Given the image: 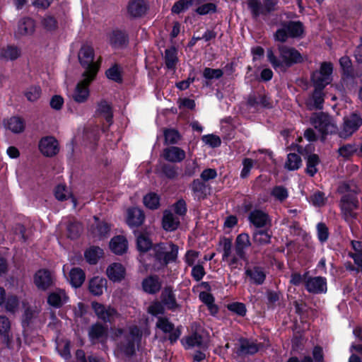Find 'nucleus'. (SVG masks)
I'll list each match as a JSON object with an SVG mask.
<instances>
[{"instance_id": "f03ea898", "label": "nucleus", "mask_w": 362, "mask_h": 362, "mask_svg": "<svg viewBox=\"0 0 362 362\" xmlns=\"http://www.w3.org/2000/svg\"><path fill=\"white\" fill-rule=\"evenodd\" d=\"M279 59L275 55L272 49H267V60L275 69L286 72L295 64H302L304 59L300 52L293 47L279 45L277 47Z\"/></svg>"}, {"instance_id": "b1692460", "label": "nucleus", "mask_w": 362, "mask_h": 362, "mask_svg": "<svg viewBox=\"0 0 362 362\" xmlns=\"http://www.w3.org/2000/svg\"><path fill=\"white\" fill-rule=\"evenodd\" d=\"M145 220L144 211L137 207H132L127 210V223L131 228L141 226Z\"/></svg>"}, {"instance_id": "37998d69", "label": "nucleus", "mask_w": 362, "mask_h": 362, "mask_svg": "<svg viewBox=\"0 0 362 362\" xmlns=\"http://www.w3.org/2000/svg\"><path fill=\"white\" fill-rule=\"evenodd\" d=\"M310 81L312 82L314 89L323 90L327 86L332 83V80L327 77L321 75L317 70L313 71L310 74Z\"/></svg>"}, {"instance_id": "13d9d810", "label": "nucleus", "mask_w": 362, "mask_h": 362, "mask_svg": "<svg viewBox=\"0 0 362 362\" xmlns=\"http://www.w3.org/2000/svg\"><path fill=\"white\" fill-rule=\"evenodd\" d=\"M358 148L356 144H346L341 146L337 150V153L344 159H350L357 151Z\"/></svg>"}, {"instance_id": "c85d7f7f", "label": "nucleus", "mask_w": 362, "mask_h": 362, "mask_svg": "<svg viewBox=\"0 0 362 362\" xmlns=\"http://www.w3.org/2000/svg\"><path fill=\"white\" fill-rule=\"evenodd\" d=\"M107 281L105 278L95 276L88 281V289L89 293L94 296H100L103 293V289L107 287Z\"/></svg>"}, {"instance_id": "3c124183", "label": "nucleus", "mask_w": 362, "mask_h": 362, "mask_svg": "<svg viewBox=\"0 0 362 362\" xmlns=\"http://www.w3.org/2000/svg\"><path fill=\"white\" fill-rule=\"evenodd\" d=\"M42 28L47 32H54L59 28V23L57 18L50 14H46L41 19Z\"/></svg>"}, {"instance_id": "cd10ccee", "label": "nucleus", "mask_w": 362, "mask_h": 362, "mask_svg": "<svg viewBox=\"0 0 362 362\" xmlns=\"http://www.w3.org/2000/svg\"><path fill=\"white\" fill-rule=\"evenodd\" d=\"M245 274L249 277L252 284L257 286L263 284L267 277L264 268L260 266H254L252 268L246 269Z\"/></svg>"}, {"instance_id": "de8ad7c7", "label": "nucleus", "mask_w": 362, "mask_h": 362, "mask_svg": "<svg viewBox=\"0 0 362 362\" xmlns=\"http://www.w3.org/2000/svg\"><path fill=\"white\" fill-rule=\"evenodd\" d=\"M25 127V121L18 116L11 117L7 123V127L15 134H19L24 131Z\"/></svg>"}, {"instance_id": "f257e3e1", "label": "nucleus", "mask_w": 362, "mask_h": 362, "mask_svg": "<svg viewBox=\"0 0 362 362\" xmlns=\"http://www.w3.org/2000/svg\"><path fill=\"white\" fill-rule=\"evenodd\" d=\"M178 250L179 247L172 242L155 243L150 252L139 255V262L146 272H157L177 261Z\"/></svg>"}, {"instance_id": "c9c22d12", "label": "nucleus", "mask_w": 362, "mask_h": 362, "mask_svg": "<svg viewBox=\"0 0 362 362\" xmlns=\"http://www.w3.org/2000/svg\"><path fill=\"white\" fill-rule=\"evenodd\" d=\"M323 91V90L314 89L311 97L312 101L306 102L308 110H320L323 108V103L325 102V93Z\"/></svg>"}, {"instance_id": "423d86ee", "label": "nucleus", "mask_w": 362, "mask_h": 362, "mask_svg": "<svg viewBox=\"0 0 362 362\" xmlns=\"http://www.w3.org/2000/svg\"><path fill=\"white\" fill-rule=\"evenodd\" d=\"M150 10L148 0H129L126 6V15L130 20L145 17Z\"/></svg>"}, {"instance_id": "473e14b6", "label": "nucleus", "mask_w": 362, "mask_h": 362, "mask_svg": "<svg viewBox=\"0 0 362 362\" xmlns=\"http://www.w3.org/2000/svg\"><path fill=\"white\" fill-rule=\"evenodd\" d=\"M180 225L179 218L175 216L169 210H165L162 218L163 228L169 232L175 231Z\"/></svg>"}, {"instance_id": "338daca9", "label": "nucleus", "mask_w": 362, "mask_h": 362, "mask_svg": "<svg viewBox=\"0 0 362 362\" xmlns=\"http://www.w3.org/2000/svg\"><path fill=\"white\" fill-rule=\"evenodd\" d=\"M195 12L199 16L215 13L217 12V5L212 2L206 3L198 6Z\"/></svg>"}, {"instance_id": "774afa93", "label": "nucleus", "mask_w": 362, "mask_h": 362, "mask_svg": "<svg viewBox=\"0 0 362 362\" xmlns=\"http://www.w3.org/2000/svg\"><path fill=\"white\" fill-rule=\"evenodd\" d=\"M160 170L162 174L170 180L176 178L178 175L177 168L170 163H164L161 165Z\"/></svg>"}, {"instance_id": "dca6fc26", "label": "nucleus", "mask_w": 362, "mask_h": 362, "mask_svg": "<svg viewBox=\"0 0 362 362\" xmlns=\"http://www.w3.org/2000/svg\"><path fill=\"white\" fill-rule=\"evenodd\" d=\"M39 150L46 157H53L59 151V144L57 140L52 136L42 137L39 141Z\"/></svg>"}, {"instance_id": "412c9836", "label": "nucleus", "mask_w": 362, "mask_h": 362, "mask_svg": "<svg viewBox=\"0 0 362 362\" xmlns=\"http://www.w3.org/2000/svg\"><path fill=\"white\" fill-rule=\"evenodd\" d=\"M141 287L146 293L155 295L160 291L162 282L158 275L151 274L142 280Z\"/></svg>"}, {"instance_id": "ddd939ff", "label": "nucleus", "mask_w": 362, "mask_h": 362, "mask_svg": "<svg viewBox=\"0 0 362 362\" xmlns=\"http://www.w3.org/2000/svg\"><path fill=\"white\" fill-rule=\"evenodd\" d=\"M305 288L312 294H322L327 291V279L323 276H310L305 281Z\"/></svg>"}, {"instance_id": "a19ab883", "label": "nucleus", "mask_w": 362, "mask_h": 362, "mask_svg": "<svg viewBox=\"0 0 362 362\" xmlns=\"http://www.w3.org/2000/svg\"><path fill=\"white\" fill-rule=\"evenodd\" d=\"M104 252L103 249L98 246H90L84 252V257L86 262L92 265L96 264L98 260L103 257Z\"/></svg>"}, {"instance_id": "aec40b11", "label": "nucleus", "mask_w": 362, "mask_h": 362, "mask_svg": "<svg viewBox=\"0 0 362 362\" xmlns=\"http://www.w3.org/2000/svg\"><path fill=\"white\" fill-rule=\"evenodd\" d=\"M251 245L250 238L248 233H242L239 234L235 241V255L242 260H247L246 249Z\"/></svg>"}, {"instance_id": "393cba45", "label": "nucleus", "mask_w": 362, "mask_h": 362, "mask_svg": "<svg viewBox=\"0 0 362 362\" xmlns=\"http://www.w3.org/2000/svg\"><path fill=\"white\" fill-rule=\"evenodd\" d=\"M69 300V297L66 295L64 290L57 288L54 291L50 292L47 298V303L54 308H62Z\"/></svg>"}, {"instance_id": "7ed1b4c3", "label": "nucleus", "mask_w": 362, "mask_h": 362, "mask_svg": "<svg viewBox=\"0 0 362 362\" xmlns=\"http://www.w3.org/2000/svg\"><path fill=\"white\" fill-rule=\"evenodd\" d=\"M78 59L80 65L85 69L82 76H97L100 62H94L95 51L91 45H83L78 51Z\"/></svg>"}, {"instance_id": "680f3d73", "label": "nucleus", "mask_w": 362, "mask_h": 362, "mask_svg": "<svg viewBox=\"0 0 362 362\" xmlns=\"http://www.w3.org/2000/svg\"><path fill=\"white\" fill-rule=\"evenodd\" d=\"M156 327L165 334H168L175 327V325L166 317H159L156 322Z\"/></svg>"}, {"instance_id": "6e6552de", "label": "nucleus", "mask_w": 362, "mask_h": 362, "mask_svg": "<svg viewBox=\"0 0 362 362\" xmlns=\"http://www.w3.org/2000/svg\"><path fill=\"white\" fill-rule=\"evenodd\" d=\"M362 126V117L357 112H354L347 117L344 118L343 127L339 133L341 138H347L353 135Z\"/></svg>"}, {"instance_id": "f3484780", "label": "nucleus", "mask_w": 362, "mask_h": 362, "mask_svg": "<svg viewBox=\"0 0 362 362\" xmlns=\"http://www.w3.org/2000/svg\"><path fill=\"white\" fill-rule=\"evenodd\" d=\"M91 308L98 319L103 322H110L111 318L117 314V310L111 306L106 307L97 301L91 302Z\"/></svg>"}, {"instance_id": "1a4fd4ad", "label": "nucleus", "mask_w": 362, "mask_h": 362, "mask_svg": "<svg viewBox=\"0 0 362 362\" xmlns=\"http://www.w3.org/2000/svg\"><path fill=\"white\" fill-rule=\"evenodd\" d=\"M33 282L37 290L47 291L54 285V278L48 269H40L33 276Z\"/></svg>"}, {"instance_id": "58836bf2", "label": "nucleus", "mask_w": 362, "mask_h": 362, "mask_svg": "<svg viewBox=\"0 0 362 362\" xmlns=\"http://www.w3.org/2000/svg\"><path fill=\"white\" fill-rule=\"evenodd\" d=\"M107 335V327L97 322L93 324L88 329V337L90 341L98 340Z\"/></svg>"}, {"instance_id": "bf43d9fd", "label": "nucleus", "mask_w": 362, "mask_h": 362, "mask_svg": "<svg viewBox=\"0 0 362 362\" xmlns=\"http://www.w3.org/2000/svg\"><path fill=\"white\" fill-rule=\"evenodd\" d=\"M163 134L165 144H176L181 139V134L175 129H166Z\"/></svg>"}, {"instance_id": "0e129e2a", "label": "nucleus", "mask_w": 362, "mask_h": 362, "mask_svg": "<svg viewBox=\"0 0 362 362\" xmlns=\"http://www.w3.org/2000/svg\"><path fill=\"white\" fill-rule=\"evenodd\" d=\"M227 309L240 317H245L247 314V308L245 303L233 302L227 305Z\"/></svg>"}, {"instance_id": "4be33fe9", "label": "nucleus", "mask_w": 362, "mask_h": 362, "mask_svg": "<svg viewBox=\"0 0 362 362\" xmlns=\"http://www.w3.org/2000/svg\"><path fill=\"white\" fill-rule=\"evenodd\" d=\"M95 223L91 226V233L95 238L100 240L107 238L110 233L111 226L105 221H101L97 216H94Z\"/></svg>"}, {"instance_id": "c03bdc74", "label": "nucleus", "mask_w": 362, "mask_h": 362, "mask_svg": "<svg viewBox=\"0 0 362 362\" xmlns=\"http://www.w3.org/2000/svg\"><path fill=\"white\" fill-rule=\"evenodd\" d=\"M154 245L151 240L144 233H140L136 238V248L139 252V255L148 253Z\"/></svg>"}, {"instance_id": "9d476101", "label": "nucleus", "mask_w": 362, "mask_h": 362, "mask_svg": "<svg viewBox=\"0 0 362 362\" xmlns=\"http://www.w3.org/2000/svg\"><path fill=\"white\" fill-rule=\"evenodd\" d=\"M249 223L256 228L262 229L271 227L272 218L270 215L260 208H255L247 216Z\"/></svg>"}, {"instance_id": "79ce46f5", "label": "nucleus", "mask_w": 362, "mask_h": 362, "mask_svg": "<svg viewBox=\"0 0 362 362\" xmlns=\"http://www.w3.org/2000/svg\"><path fill=\"white\" fill-rule=\"evenodd\" d=\"M164 61L165 67L169 70H175L178 62L177 50L171 46L165 50Z\"/></svg>"}, {"instance_id": "e433bc0d", "label": "nucleus", "mask_w": 362, "mask_h": 362, "mask_svg": "<svg viewBox=\"0 0 362 362\" xmlns=\"http://www.w3.org/2000/svg\"><path fill=\"white\" fill-rule=\"evenodd\" d=\"M71 285L76 288H80L85 281V272L80 267L72 268L69 274Z\"/></svg>"}, {"instance_id": "a211bd4d", "label": "nucleus", "mask_w": 362, "mask_h": 362, "mask_svg": "<svg viewBox=\"0 0 362 362\" xmlns=\"http://www.w3.org/2000/svg\"><path fill=\"white\" fill-rule=\"evenodd\" d=\"M238 341L240 346L235 351V354L238 356L255 355L260 350L263 346L262 343H255L254 341H251L249 339L245 337H240Z\"/></svg>"}, {"instance_id": "4c0bfd02", "label": "nucleus", "mask_w": 362, "mask_h": 362, "mask_svg": "<svg viewBox=\"0 0 362 362\" xmlns=\"http://www.w3.org/2000/svg\"><path fill=\"white\" fill-rule=\"evenodd\" d=\"M306 168L305 173L310 177H314L318 172L317 166L320 163V159L317 154L310 153L305 158Z\"/></svg>"}, {"instance_id": "4468645a", "label": "nucleus", "mask_w": 362, "mask_h": 362, "mask_svg": "<svg viewBox=\"0 0 362 362\" xmlns=\"http://www.w3.org/2000/svg\"><path fill=\"white\" fill-rule=\"evenodd\" d=\"M36 21L31 17L23 16L17 23V28L14 33L16 38L24 36H31L35 32Z\"/></svg>"}, {"instance_id": "ea45409f", "label": "nucleus", "mask_w": 362, "mask_h": 362, "mask_svg": "<svg viewBox=\"0 0 362 362\" xmlns=\"http://www.w3.org/2000/svg\"><path fill=\"white\" fill-rule=\"evenodd\" d=\"M272 237V233H269V229H257L252 234V240L257 245H266L271 243Z\"/></svg>"}, {"instance_id": "6ab92c4d", "label": "nucleus", "mask_w": 362, "mask_h": 362, "mask_svg": "<svg viewBox=\"0 0 362 362\" xmlns=\"http://www.w3.org/2000/svg\"><path fill=\"white\" fill-rule=\"evenodd\" d=\"M247 105L250 108L258 110L259 107L271 109L272 104L270 98L264 93H250L247 100Z\"/></svg>"}, {"instance_id": "2f4dec72", "label": "nucleus", "mask_w": 362, "mask_h": 362, "mask_svg": "<svg viewBox=\"0 0 362 362\" xmlns=\"http://www.w3.org/2000/svg\"><path fill=\"white\" fill-rule=\"evenodd\" d=\"M161 303L170 310H175L178 308L175 294L173 287L165 286L160 295Z\"/></svg>"}, {"instance_id": "6e6d98bb", "label": "nucleus", "mask_w": 362, "mask_h": 362, "mask_svg": "<svg viewBox=\"0 0 362 362\" xmlns=\"http://www.w3.org/2000/svg\"><path fill=\"white\" fill-rule=\"evenodd\" d=\"M143 202L146 207L151 210L157 209L160 206V197L154 192L146 194L144 197Z\"/></svg>"}, {"instance_id": "8fccbe9b", "label": "nucleus", "mask_w": 362, "mask_h": 362, "mask_svg": "<svg viewBox=\"0 0 362 362\" xmlns=\"http://www.w3.org/2000/svg\"><path fill=\"white\" fill-rule=\"evenodd\" d=\"M3 305L6 313L13 315L18 310L20 300L17 296L11 294L6 296V300Z\"/></svg>"}, {"instance_id": "9b49d317", "label": "nucleus", "mask_w": 362, "mask_h": 362, "mask_svg": "<svg viewBox=\"0 0 362 362\" xmlns=\"http://www.w3.org/2000/svg\"><path fill=\"white\" fill-rule=\"evenodd\" d=\"M83 79L79 81L74 91L73 99L78 103H85L90 95L89 86L95 79L93 76H83Z\"/></svg>"}, {"instance_id": "72a5a7b5", "label": "nucleus", "mask_w": 362, "mask_h": 362, "mask_svg": "<svg viewBox=\"0 0 362 362\" xmlns=\"http://www.w3.org/2000/svg\"><path fill=\"white\" fill-rule=\"evenodd\" d=\"M110 249L115 255H123L128 249L127 239L123 235L113 237L110 242Z\"/></svg>"}, {"instance_id": "f8f14e48", "label": "nucleus", "mask_w": 362, "mask_h": 362, "mask_svg": "<svg viewBox=\"0 0 362 362\" xmlns=\"http://www.w3.org/2000/svg\"><path fill=\"white\" fill-rule=\"evenodd\" d=\"M109 44L114 49H122L129 43V35L124 29L114 28L108 35Z\"/></svg>"}, {"instance_id": "052dcab7", "label": "nucleus", "mask_w": 362, "mask_h": 362, "mask_svg": "<svg viewBox=\"0 0 362 362\" xmlns=\"http://www.w3.org/2000/svg\"><path fill=\"white\" fill-rule=\"evenodd\" d=\"M194 0H178L172 6L171 12L173 14H180L185 12L194 4Z\"/></svg>"}, {"instance_id": "a878e982", "label": "nucleus", "mask_w": 362, "mask_h": 362, "mask_svg": "<svg viewBox=\"0 0 362 362\" xmlns=\"http://www.w3.org/2000/svg\"><path fill=\"white\" fill-rule=\"evenodd\" d=\"M192 194L198 201L204 200L207 197L210 187L199 178L194 179L189 185Z\"/></svg>"}, {"instance_id": "39448f33", "label": "nucleus", "mask_w": 362, "mask_h": 362, "mask_svg": "<svg viewBox=\"0 0 362 362\" xmlns=\"http://www.w3.org/2000/svg\"><path fill=\"white\" fill-rule=\"evenodd\" d=\"M277 1L275 0H264L262 4L260 0H248L247 6L253 19H257L260 16H266L276 10Z\"/></svg>"}, {"instance_id": "864d4df0", "label": "nucleus", "mask_w": 362, "mask_h": 362, "mask_svg": "<svg viewBox=\"0 0 362 362\" xmlns=\"http://www.w3.org/2000/svg\"><path fill=\"white\" fill-rule=\"evenodd\" d=\"M339 65L341 69L342 75L346 78L354 77V68L349 57L345 55L339 59Z\"/></svg>"}, {"instance_id": "bb28decb", "label": "nucleus", "mask_w": 362, "mask_h": 362, "mask_svg": "<svg viewBox=\"0 0 362 362\" xmlns=\"http://www.w3.org/2000/svg\"><path fill=\"white\" fill-rule=\"evenodd\" d=\"M95 116L103 117L109 124H112L113 122V110L112 105L106 100H101L97 103Z\"/></svg>"}, {"instance_id": "49530a36", "label": "nucleus", "mask_w": 362, "mask_h": 362, "mask_svg": "<svg viewBox=\"0 0 362 362\" xmlns=\"http://www.w3.org/2000/svg\"><path fill=\"white\" fill-rule=\"evenodd\" d=\"M223 75V71L221 69H212L206 67L202 72L203 77L206 79L204 83V86H209L211 85L210 81L213 79H219Z\"/></svg>"}, {"instance_id": "603ef678", "label": "nucleus", "mask_w": 362, "mask_h": 362, "mask_svg": "<svg viewBox=\"0 0 362 362\" xmlns=\"http://www.w3.org/2000/svg\"><path fill=\"white\" fill-rule=\"evenodd\" d=\"M119 350L127 357H132L136 354L135 340L133 338H127L126 341L121 342Z\"/></svg>"}, {"instance_id": "5701e85b", "label": "nucleus", "mask_w": 362, "mask_h": 362, "mask_svg": "<svg viewBox=\"0 0 362 362\" xmlns=\"http://www.w3.org/2000/svg\"><path fill=\"white\" fill-rule=\"evenodd\" d=\"M163 158L170 163H180L186 158L185 151L178 146H169L163 149Z\"/></svg>"}, {"instance_id": "f704fd0d", "label": "nucleus", "mask_w": 362, "mask_h": 362, "mask_svg": "<svg viewBox=\"0 0 362 362\" xmlns=\"http://www.w3.org/2000/svg\"><path fill=\"white\" fill-rule=\"evenodd\" d=\"M21 55V49L14 45H7L0 49V59L5 61H15Z\"/></svg>"}, {"instance_id": "5fc2aeb1", "label": "nucleus", "mask_w": 362, "mask_h": 362, "mask_svg": "<svg viewBox=\"0 0 362 362\" xmlns=\"http://www.w3.org/2000/svg\"><path fill=\"white\" fill-rule=\"evenodd\" d=\"M218 245L222 247V260L226 261L230 257L232 252V238L227 237H222L220 240Z\"/></svg>"}, {"instance_id": "09e8293b", "label": "nucleus", "mask_w": 362, "mask_h": 362, "mask_svg": "<svg viewBox=\"0 0 362 362\" xmlns=\"http://www.w3.org/2000/svg\"><path fill=\"white\" fill-rule=\"evenodd\" d=\"M83 230L81 223L77 221H69L66 226L67 236L71 240H76L80 236Z\"/></svg>"}, {"instance_id": "e2e57ef3", "label": "nucleus", "mask_w": 362, "mask_h": 362, "mask_svg": "<svg viewBox=\"0 0 362 362\" xmlns=\"http://www.w3.org/2000/svg\"><path fill=\"white\" fill-rule=\"evenodd\" d=\"M271 195L276 200L282 202L288 198V192L284 186L276 185L272 188Z\"/></svg>"}, {"instance_id": "4d7b16f0", "label": "nucleus", "mask_w": 362, "mask_h": 362, "mask_svg": "<svg viewBox=\"0 0 362 362\" xmlns=\"http://www.w3.org/2000/svg\"><path fill=\"white\" fill-rule=\"evenodd\" d=\"M302 160L299 155L296 153H290L287 156V160L285 166L289 170H296L301 166Z\"/></svg>"}, {"instance_id": "69168bd1", "label": "nucleus", "mask_w": 362, "mask_h": 362, "mask_svg": "<svg viewBox=\"0 0 362 362\" xmlns=\"http://www.w3.org/2000/svg\"><path fill=\"white\" fill-rule=\"evenodd\" d=\"M256 207H255V202L253 198L251 196L247 195L243 199L242 203L239 207V210L242 214L248 215Z\"/></svg>"}, {"instance_id": "0eeeda50", "label": "nucleus", "mask_w": 362, "mask_h": 362, "mask_svg": "<svg viewBox=\"0 0 362 362\" xmlns=\"http://www.w3.org/2000/svg\"><path fill=\"white\" fill-rule=\"evenodd\" d=\"M341 214L346 220L356 218L358 216L354 210L359 206L358 197L354 194H346L341 196L339 204Z\"/></svg>"}, {"instance_id": "c756f323", "label": "nucleus", "mask_w": 362, "mask_h": 362, "mask_svg": "<svg viewBox=\"0 0 362 362\" xmlns=\"http://www.w3.org/2000/svg\"><path fill=\"white\" fill-rule=\"evenodd\" d=\"M281 25L285 27L291 38L301 37L305 32L304 25L300 21H282Z\"/></svg>"}, {"instance_id": "a18cd8bd", "label": "nucleus", "mask_w": 362, "mask_h": 362, "mask_svg": "<svg viewBox=\"0 0 362 362\" xmlns=\"http://www.w3.org/2000/svg\"><path fill=\"white\" fill-rule=\"evenodd\" d=\"M122 68L117 63L112 64L105 72V76L109 79L117 83L123 82Z\"/></svg>"}, {"instance_id": "2eb2a0df", "label": "nucleus", "mask_w": 362, "mask_h": 362, "mask_svg": "<svg viewBox=\"0 0 362 362\" xmlns=\"http://www.w3.org/2000/svg\"><path fill=\"white\" fill-rule=\"evenodd\" d=\"M11 329V322L9 318L4 315H0V343L9 349L12 348L13 343Z\"/></svg>"}, {"instance_id": "7c9ffc66", "label": "nucleus", "mask_w": 362, "mask_h": 362, "mask_svg": "<svg viewBox=\"0 0 362 362\" xmlns=\"http://www.w3.org/2000/svg\"><path fill=\"white\" fill-rule=\"evenodd\" d=\"M106 274L112 281L120 282L125 277L126 269L121 263L115 262L107 267Z\"/></svg>"}, {"instance_id": "20e7f679", "label": "nucleus", "mask_w": 362, "mask_h": 362, "mask_svg": "<svg viewBox=\"0 0 362 362\" xmlns=\"http://www.w3.org/2000/svg\"><path fill=\"white\" fill-rule=\"evenodd\" d=\"M310 123L322 136L336 132L337 127L332 122L330 116L326 112L313 113L310 117Z\"/></svg>"}]
</instances>
